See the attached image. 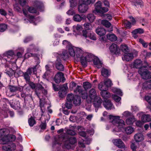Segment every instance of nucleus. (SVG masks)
I'll list each match as a JSON object with an SVG mask.
<instances>
[{"label":"nucleus","mask_w":151,"mask_h":151,"mask_svg":"<svg viewBox=\"0 0 151 151\" xmlns=\"http://www.w3.org/2000/svg\"><path fill=\"white\" fill-rule=\"evenodd\" d=\"M56 55L63 56L64 57H96L91 53L85 52L81 48L73 46L70 47L69 48V52L65 50H63L60 52L56 53Z\"/></svg>","instance_id":"obj_1"},{"label":"nucleus","mask_w":151,"mask_h":151,"mask_svg":"<svg viewBox=\"0 0 151 151\" xmlns=\"http://www.w3.org/2000/svg\"><path fill=\"white\" fill-rule=\"evenodd\" d=\"M74 91L77 94H79L81 96L83 99H87L90 102L93 101L97 97L96 92L95 89L92 88L89 91V96H88L87 93L85 91L82 90V87L81 86H78Z\"/></svg>","instance_id":"obj_2"},{"label":"nucleus","mask_w":151,"mask_h":151,"mask_svg":"<svg viewBox=\"0 0 151 151\" xmlns=\"http://www.w3.org/2000/svg\"><path fill=\"white\" fill-rule=\"evenodd\" d=\"M110 121L114 125L113 131L118 132H120L123 129V127L125 125L124 121L120 119L119 116H114L110 115L109 116Z\"/></svg>","instance_id":"obj_3"},{"label":"nucleus","mask_w":151,"mask_h":151,"mask_svg":"<svg viewBox=\"0 0 151 151\" xmlns=\"http://www.w3.org/2000/svg\"><path fill=\"white\" fill-rule=\"evenodd\" d=\"M144 63L146 65H143L142 61L140 60L137 59L134 63L133 66L134 68H139V70L145 68L148 66L147 63L145 61Z\"/></svg>","instance_id":"obj_4"},{"label":"nucleus","mask_w":151,"mask_h":151,"mask_svg":"<svg viewBox=\"0 0 151 151\" xmlns=\"http://www.w3.org/2000/svg\"><path fill=\"white\" fill-rule=\"evenodd\" d=\"M1 136H0V144H5L9 142V140L7 135L4 134L5 130L1 129L0 131Z\"/></svg>","instance_id":"obj_5"},{"label":"nucleus","mask_w":151,"mask_h":151,"mask_svg":"<svg viewBox=\"0 0 151 151\" xmlns=\"http://www.w3.org/2000/svg\"><path fill=\"white\" fill-rule=\"evenodd\" d=\"M138 72L143 79H147L151 78V73L148 70L143 69L139 70Z\"/></svg>","instance_id":"obj_6"},{"label":"nucleus","mask_w":151,"mask_h":151,"mask_svg":"<svg viewBox=\"0 0 151 151\" xmlns=\"http://www.w3.org/2000/svg\"><path fill=\"white\" fill-rule=\"evenodd\" d=\"M77 140L74 137H70L68 140L66 141L65 143V146L66 148L69 149L71 148V145H73L76 143Z\"/></svg>","instance_id":"obj_7"},{"label":"nucleus","mask_w":151,"mask_h":151,"mask_svg":"<svg viewBox=\"0 0 151 151\" xmlns=\"http://www.w3.org/2000/svg\"><path fill=\"white\" fill-rule=\"evenodd\" d=\"M137 116L140 117L142 116L141 120L143 122H146L150 121H151V117L149 114H144L143 112H141L139 113Z\"/></svg>","instance_id":"obj_8"},{"label":"nucleus","mask_w":151,"mask_h":151,"mask_svg":"<svg viewBox=\"0 0 151 151\" xmlns=\"http://www.w3.org/2000/svg\"><path fill=\"white\" fill-rule=\"evenodd\" d=\"M121 50L126 54H127L128 57H133V54L132 52H129V50L127 45H121Z\"/></svg>","instance_id":"obj_9"},{"label":"nucleus","mask_w":151,"mask_h":151,"mask_svg":"<svg viewBox=\"0 0 151 151\" xmlns=\"http://www.w3.org/2000/svg\"><path fill=\"white\" fill-rule=\"evenodd\" d=\"M88 5L79 2L78 9L80 13H84L88 10Z\"/></svg>","instance_id":"obj_10"},{"label":"nucleus","mask_w":151,"mask_h":151,"mask_svg":"<svg viewBox=\"0 0 151 151\" xmlns=\"http://www.w3.org/2000/svg\"><path fill=\"white\" fill-rule=\"evenodd\" d=\"M113 143L119 148H124L125 146L124 143L120 139H116L113 140Z\"/></svg>","instance_id":"obj_11"},{"label":"nucleus","mask_w":151,"mask_h":151,"mask_svg":"<svg viewBox=\"0 0 151 151\" xmlns=\"http://www.w3.org/2000/svg\"><path fill=\"white\" fill-rule=\"evenodd\" d=\"M118 49L117 45L115 44H112L109 47V49L111 53L113 54L119 55V54H120V53L119 52Z\"/></svg>","instance_id":"obj_12"},{"label":"nucleus","mask_w":151,"mask_h":151,"mask_svg":"<svg viewBox=\"0 0 151 151\" xmlns=\"http://www.w3.org/2000/svg\"><path fill=\"white\" fill-rule=\"evenodd\" d=\"M103 104L104 107L107 109H111L114 108L113 104L109 100H104L103 102Z\"/></svg>","instance_id":"obj_13"},{"label":"nucleus","mask_w":151,"mask_h":151,"mask_svg":"<svg viewBox=\"0 0 151 151\" xmlns=\"http://www.w3.org/2000/svg\"><path fill=\"white\" fill-rule=\"evenodd\" d=\"M87 57H75V62H78L79 60H81V63L82 65L84 67H86L87 65Z\"/></svg>","instance_id":"obj_14"},{"label":"nucleus","mask_w":151,"mask_h":151,"mask_svg":"<svg viewBox=\"0 0 151 151\" xmlns=\"http://www.w3.org/2000/svg\"><path fill=\"white\" fill-rule=\"evenodd\" d=\"M134 139L136 142H139L144 139V136L141 133H138L135 134L134 136Z\"/></svg>","instance_id":"obj_15"},{"label":"nucleus","mask_w":151,"mask_h":151,"mask_svg":"<svg viewBox=\"0 0 151 151\" xmlns=\"http://www.w3.org/2000/svg\"><path fill=\"white\" fill-rule=\"evenodd\" d=\"M93 105L95 108H98L101 107L102 103V100L99 97H97L93 100Z\"/></svg>","instance_id":"obj_16"},{"label":"nucleus","mask_w":151,"mask_h":151,"mask_svg":"<svg viewBox=\"0 0 151 151\" xmlns=\"http://www.w3.org/2000/svg\"><path fill=\"white\" fill-rule=\"evenodd\" d=\"M63 74L61 72H58L55 76V81L58 83H59L62 79L63 78Z\"/></svg>","instance_id":"obj_17"},{"label":"nucleus","mask_w":151,"mask_h":151,"mask_svg":"<svg viewBox=\"0 0 151 151\" xmlns=\"http://www.w3.org/2000/svg\"><path fill=\"white\" fill-rule=\"evenodd\" d=\"M56 67L57 69L59 70H63L64 67L63 65L61 63V60L58 58L56 62Z\"/></svg>","instance_id":"obj_18"},{"label":"nucleus","mask_w":151,"mask_h":151,"mask_svg":"<svg viewBox=\"0 0 151 151\" xmlns=\"http://www.w3.org/2000/svg\"><path fill=\"white\" fill-rule=\"evenodd\" d=\"M33 6L34 7L36 8L37 9H40L43 6V4L41 1L36 0L34 1Z\"/></svg>","instance_id":"obj_19"},{"label":"nucleus","mask_w":151,"mask_h":151,"mask_svg":"<svg viewBox=\"0 0 151 151\" xmlns=\"http://www.w3.org/2000/svg\"><path fill=\"white\" fill-rule=\"evenodd\" d=\"M23 13L25 16L28 17L29 19V22L31 23L32 22L35 21V18L34 17L31 15H27V12L26 9H22Z\"/></svg>","instance_id":"obj_20"},{"label":"nucleus","mask_w":151,"mask_h":151,"mask_svg":"<svg viewBox=\"0 0 151 151\" xmlns=\"http://www.w3.org/2000/svg\"><path fill=\"white\" fill-rule=\"evenodd\" d=\"M93 62L98 68H100L102 66V62L99 60L98 57H96L93 59Z\"/></svg>","instance_id":"obj_21"},{"label":"nucleus","mask_w":151,"mask_h":151,"mask_svg":"<svg viewBox=\"0 0 151 151\" xmlns=\"http://www.w3.org/2000/svg\"><path fill=\"white\" fill-rule=\"evenodd\" d=\"M96 32L101 36L104 35L106 34V32L104 29L102 28H99L96 29Z\"/></svg>","instance_id":"obj_22"},{"label":"nucleus","mask_w":151,"mask_h":151,"mask_svg":"<svg viewBox=\"0 0 151 151\" xmlns=\"http://www.w3.org/2000/svg\"><path fill=\"white\" fill-rule=\"evenodd\" d=\"M101 94L102 97L104 99V100L107 99V98H109L111 96L110 93L106 90L101 91Z\"/></svg>","instance_id":"obj_23"},{"label":"nucleus","mask_w":151,"mask_h":151,"mask_svg":"<svg viewBox=\"0 0 151 151\" xmlns=\"http://www.w3.org/2000/svg\"><path fill=\"white\" fill-rule=\"evenodd\" d=\"M43 88L41 84H37L35 89V93L39 98L40 92Z\"/></svg>","instance_id":"obj_24"},{"label":"nucleus","mask_w":151,"mask_h":151,"mask_svg":"<svg viewBox=\"0 0 151 151\" xmlns=\"http://www.w3.org/2000/svg\"><path fill=\"white\" fill-rule=\"evenodd\" d=\"M39 66V65H37L34 68H29L27 70V72L29 75H31L32 73L33 74H36L37 73L36 68Z\"/></svg>","instance_id":"obj_25"},{"label":"nucleus","mask_w":151,"mask_h":151,"mask_svg":"<svg viewBox=\"0 0 151 151\" xmlns=\"http://www.w3.org/2000/svg\"><path fill=\"white\" fill-rule=\"evenodd\" d=\"M96 0H79V3L84 4L88 5L90 4H93L95 1Z\"/></svg>","instance_id":"obj_26"},{"label":"nucleus","mask_w":151,"mask_h":151,"mask_svg":"<svg viewBox=\"0 0 151 151\" xmlns=\"http://www.w3.org/2000/svg\"><path fill=\"white\" fill-rule=\"evenodd\" d=\"M74 98V104L76 106L79 105L81 103V99L80 97L77 95H76Z\"/></svg>","instance_id":"obj_27"},{"label":"nucleus","mask_w":151,"mask_h":151,"mask_svg":"<svg viewBox=\"0 0 151 151\" xmlns=\"http://www.w3.org/2000/svg\"><path fill=\"white\" fill-rule=\"evenodd\" d=\"M134 121V117L132 115L130 116V118L126 119V122L127 124L130 125L133 124Z\"/></svg>","instance_id":"obj_28"},{"label":"nucleus","mask_w":151,"mask_h":151,"mask_svg":"<svg viewBox=\"0 0 151 151\" xmlns=\"http://www.w3.org/2000/svg\"><path fill=\"white\" fill-rule=\"evenodd\" d=\"M110 71L104 68H103L101 71L102 75L105 77H107L109 76L110 74Z\"/></svg>","instance_id":"obj_29"},{"label":"nucleus","mask_w":151,"mask_h":151,"mask_svg":"<svg viewBox=\"0 0 151 151\" xmlns=\"http://www.w3.org/2000/svg\"><path fill=\"white\" fill-rule=\"evenodd\" d=\"M107 37L108 40L111 41H115L117 40L116 37L114 34H107Z\"/></svg>","instance_id":"obj_30"},{"label":"nucleus","mask_w":151,"mask_h":151,"mask_svg":"<svg viewBox=\"0 0 151 151\" xmlns=\"http://www.w3.org/2000/svg\"><path fill=\"white\" fill-rule=\"evenodd\" d=\"M91 87V84L88 82H84L83 83V87L85 89V91H86L90 88ZM83 91V90H82ZM83 91H84L83 90Z\"/></svg>","instance_id":"obj_31"},{"label":"nucleus","mask_w":151,"mask_h":151,"mask_svg":"<svg viewBox=\"0 0 151 151\" xmlns=\"http://www.w3.org/2000/svg\"><path fill=\"white\" fill-rule=\"evenodd\" d=\"M134 131V128L131 127H128L125 129V132L127 134H131Z\"/></svg>","instance_id":"obj_32"},{"label":"nucleus","mask_w":151,"mask_h":151,"mask_svg":"<svg viewBox=\"0 0 151 151\" xmlns=\"http://www.w3.org/2000/svg\"><path fill=\"white\" fill-rule=\"evenodd\" d=\"M87 18L91 23L93 22L95 19V17L93 14H89L87 15Z\"/></svg>","instance_id":"obj_33"},{"label":"nucleus","mask_w":151,"mask_h":151,"mask_svg":"<svg viewBox=\"0 0 151 151\" xmlns=\"http://www.w3.org/2000/svg\"><path fill=\"white\" fill-rule=\"evenodd\" d=\"M99 89L102 91H103L106 90L108 89V88L106 86V85L102 82L100 83L98 86Z\"/></svg>","instance_id":"obj_34"},{"label":"nucleus","mask_w":151,"mask_h":151,"mask_svg":"<svg viewBox=\"0 0 151 151\" xmlns=\"http://www.w3.org/2000/svg\"><path fill=\"white\" fill-rule=\"evenodd\" d=\"M82 19L83 18L78 14H76L73 17L74 20L78 22H81Z\"/></svg>","instance_id":"obj_35"},{"label":"nucleus","mask_w":151,"mask_h":151,"mask_svg":"<svg viewBox=\"0 0 151 151\" xmlns=\"http://www.w3.org/2000/svg\"><path fill=\"white\" fill-rule=\"evenodd\" d=\"M73 31L75 32H80L82 29V26L79 24L74 25L73 27Z\"/></svg>","instance_id":"obj_36"},{"label":"nucleus","mask_w":151,"mask_h":151,"mask_svg":"<svg viewBox=\"0 0 151 151\" xmlns=\"http://www.w3.org/2000/svg\"><path fill=\"white\" fill-rule=\"evenodd\" d=\"M101 24L106 27H109L111 25V23L106 20H102Z\"/></svg>","instance_id":"obj_37"},{"label":"nucleus","mask_w":151,"mask_h":151,"mask_svg":"<svg viewBox=\"0 0 151 151\" xmlns=\"http://www.w3.org/2000/svg\"><path fill=\"white\" fill-rule=\"evenodd\" d=\"M63 44L65 45L67 48L68 49V51H67L68 52H69V48L70 47H73L71 44V43L68 41L66 40H64L63 41Z\"/></svg>","instance_id":"obj_38"},{"label":"nucleus","mask_w":151,"mask_h":151,"mask_svg":"<svg viewBox=\"0 0 151 151\" xmlns=\"http://www.w3.org/2000/svg\"><path fill=\"white\" fill-rule=\"evenodd\" d=\"M108 11L109 9L108 8L104 7H101L97 12L103 14L107 12Z\"/></svg>","instance_id":"obj_39"},{"label":"nucleus","mask_w":151,"mask_h":151,"mask_svg":"<svg viewBox=\"0 0 151 151\" xmlns=\"http://www.w3.org/2000/svg\"><path fill=\"white\" fill-rule=\"evenodd\" d=\"M112 91L117 94L120 96L122 95V91L119 89H118L116 88H114L112 89Z\"/></svg>","instance_id":"obj_40"},{"label":"nucleus","mask_w":151,"mask_h":151,"mask_svg":"<svg viewBox=\"0 0 151 151\" xmlns=\"http://www.w3.org/2000/svg\"><path fill=\"white\" fill-rule=\"evenodd\" d=\"M143 86L145 88L150 89L151 88V80L146 82L143 83Z\"/></svg>","instance_id":"obj_41"},{"label":"nucleus","mask_w":151,"mask_h":151,"mask_svg":"<svg viewBox=\"0 0 151 151\" xmlns=\"http://www.w3.org/2000/svg\"><path fill=\"white\" fill-rule=\"evenodd\" d=\"M14 55V52L12 50H9L5 52L3 54V56L5 57L12 56Z\"/></svg>","instance_id":"obj_42"},{"label":"nucleus","mask_w":151,"mask_h":151,"mask_svg":"<svg viewBox=\"0 0 151 151\" xmlns=\"http://www.w3.org/2000/svg\"><path fill=\"white\" fill-rule=\"evenodd\" d=\"M95 10L97 12L99 10L101 7V1L97 2L95 4Z\"/></svg>","instance_id":"obj_43"},{"label":"nucleus","mask_w":151,"mask_h":151,"mask_svg":"<svg viewBox=\"0 0 151 151\" xmlns=\"http://www.w3.org/2000/svg\"><path fill=\"white\" fill-rule=\"evenodd\" d=\"M104 84L108 88L112 85L111 81L109 79H106L104 82Z\"/></svg>","instance_id":"obj_44"},{"label":"nucleus","mask_w":151,"mask_h":151,"mask_svg":"<svg viewBox=\"0 0 151 151\" xmlns=\"http://www.w3.org/2000/svg\"><path fill=\"white\" fill-rule=\"evenodd\" d=\"M133 3L135 6L137 5H142L143 3L141 0H130Z\"/></svg>","instance_id":"obj_45"},{"label":"nucleus","mask_w":151,"mask_h":151,"mask_svg":"<svg viewBox=\"0 0 151 151\" xmlns=\"http://www.w3.org/2000/svg\"><path fill=\"white\" fill-rule=\"evenodd\" d=\"M29 125L31 127L33 126L35 123V119L32 117L29 118L28 120Z\"/></svg>","instance_id":"obj_46"},{"label":"nucleus","mask_w":151,"mask_h":151,"mask_svg":"<svg viewBox=\"0 0 151 151\" xmlns=\"http://www.w3.org/2000/svg\"><path fill=\"white\" fill-rule=\"evenodd\" d=\"M84 26L85 28L87 30H90L91 29L92 27L91 24L88 23H86L84 24Z\"/></svg>","instance_id":"obj_47"},{"label":"nucleus","mask_w":151,"mask_h":151,"mask_svg":"<svg viewBox=\"0 0 151 151\" xmlns=\"http://www.w3.org/2000/svg\"><path fill=\"white\" fill-rule=\"evenodd\" d=\"M7 25L4 24H0V31L3 32L7 29Z\"/></svg>","instance_id":"obj_48"},{"label":"nucleus","mask_w":151,"mask_h":151,"mask_svg":"<svg viewBox=\"0 0 151 151\" xmlns=\"http://www.w3.org/2000/svg\"><path fill=\"white\" fill-rule=\"evenodd\" d=\"M133 115L131 113L128 111H125L122 114V118H126Z\"/></svg>","instance_id":"obj_49"},{"label":"nucleus","mask_w":151,"mask_h":151,"mask_svg":"<svg viewBox=\"0 0 151 151\" xmlns=\"http://www.w3.org/2000/svg\"><path fill=\"white\" fill-rule=\"evenodd\" d=\"M139 42L142 45L143 47L145 48H147V47L148 45V43L142 39H139Z\"/></svg>","instance_id":"obj_50"},{"label":"nucleus","mask_w":151,"mask_h":151,"mask_svg":"<svg viewBox=\"0 0 151 151\" xmlns=\"http://www.w3.org/2000/svg\"><path fill=\"white\" fill-rule=\"evenodd\" d=\"M23 76L24 79L27 82L30 81V76L29 73L27 71L23 73Z\"/></svg>","instance_id":"obj_51"},{"label":"nucleus","mask_w":151,"mask_h":151,"mask_svg":"<svg viewBox=\"0 0 151 151\" xmlns=\"http://www.w3.org/2000/svg\"><path fill=\"white\" fill-rule=\"evenodd\" d=\"M88 37H89L91 39L94 40H96V39L95 34L93 33H91L89 34H88Z\"/></svg>","instance_id":"obj_52"},{"label":"nucleus","mask_w":151,"mask_h":151,"mask_svg":"<svg viewBox=\"0 0 151 151\" xmlns=\"http://www.w3.org/2000/svg\"><path fill=\"white\" fill-rule=\"evenodd\" d=\"M40 102L41 110L42 113H44L45 111V107L46 106H47V104H45L44 105H43L42 103L41 102V101L40 99Z\"/></svg>","instance_id":"obj_53"},{"label":"nucleus","mask_w":151,"mask_h":151,"mask_svg":"<svg viewBox=\"0 0 151 151\" xmlns=\"http://www.w3.org/2000/svg\"><path fill=\"white\" fill-rule=\"evenodd\" d=\"M74 96L73 94H69L67 97V99L68 101L71 102L73 100Z\"/></svg>","instance_id":"obj_54"},{"label":"nucleus","mask_w":151,"mask_h":151,"mask_svg":"<svg viewBox=\"0 0 151 151\" xmlns=\"http://www.w3.org/2000/svg\"><path fill=\"white\" fill-rule=\"evenodd\" d=\"M8 139L9 140V142L14 141L16 139L15 136L13 134H10L9 135H7Z\"/></svg>","instance_id":"obj_55"},{"label":"nucleus","mask_w":151,"mask_h":151,"mask_svg":"<svg viewBox=\"0 0 151 151\" xmlns=\"http://www.w3.org/2000/svg\"><path fill=\"white\" fill-rule=\"evenodd\" d=\"M37 9L36 8L31 7L29 8L28 10L29 12L30 13H36L37 12Z\"/></svg>","instance_id":"obj_56"},{"label":"nucleus","mask_w":151,"mask_h":151,"mask_svg":"<svg viewBox=\"0 0 151 151\" xmlns=\"http://www.w3.org/2000/svg\"><path fill=\"white\" fill-rule=\"evenodd\" d=\"M134 32L135 34L139 33L141 34L144 32V30L142 29L138 28L135 29L134 31Z\"/></svg>","instance_id":"obj_57"},{"label":"nucleus","mask_w":151,"mask_h":151,"mask_svg":"<svg viewBox=\"0 0 151 151\" xmlns=\"http://www.w3.org/2000/svg\"><path fill=\"white\" fill-rule=\"evenodd\" d=\"M70 4V7H74L76 6L77 2L75 0H69Z\"/></svg>","instance_id":"obj_58"},{"label":"nucleus","mask_w":151,"mask_h":151,"mask_svg":"<svg viewBox=\"0 0 151 151\" xmlns=\"http://www.w3.org/2000/svg\"><path fill=\"white\" fill-rule=\"evenodd\" d=\"M20 5L22 6H25L28 2V0H19Z\"/></svg>","instance_id":"obj_59"},{"label":"nucleus","mask_w":151,"mask_h":151,"mask_svg":"<svg viewBox=\"0 0 151 151\" xmlns=\"http://www.w3.org/2000/svg\"><path fill=\"white\" fill-rule=\"evenodd\" d=\"M125 27L128 29H129L131 26V23L127 20H125L124 22Z\"/></svg>","instance_id":"obj_60"},{"label":"nucleus","mask_w":151,"mask_h":151,"mask_svg":"<svg viewBox=\"0 0 151 151\" xmlns=\"http://www.w3.org/2000/svg\"><path fill=\"white\" fill-rule=\"evenodd\" d=\"M9 88L10 91L12 92H15L19 89L18 88L13 86H10Z\"/></svg>","instance_id":"obj_61"},{"label":"nucleus","mask_w":151,"mask_h":151,"mask_svg":"<svg viewBox=\"0 0 151 151\" xmlns=\"http://www.w3.org/2000/svg\"><path fill=\"white\" fill-rule=\"evenodd\" d=\"M114 100L116 102H118L121 100V98L115 95H113L112 96Z\"/></svg>","instance_id":"obj_62"},{"label":"nucleus","mask_w":151,"mask_h":151,"mask_svg":"<svg viewBox=\"0 0 151 151\" xmlns=\"http://www.w3.org/2000/svg\"><path fill=\"white\" fill-rule=\"evenodd\" d=\"M145 99L149 104H151V94L149 96H146Z\"/></svg>","instance_id":"obj_63"},{"label":"nucleus","mask_w":151,"mask_h":151,"mask_svg":"<svg viewBox=\"0 0 151 151\" xmlns=\"http://www.w3.org/2000/svg\"><path fill=\"white\" fill-rule=\"evenodd\" d=\"M65 106L68 109H71L72 106V104L71 102L68 101L65 104Z\"/></svg>","instance_id":"obj_64"}]
</instances>
